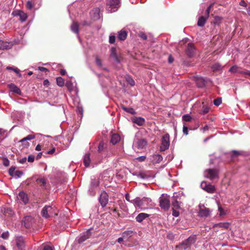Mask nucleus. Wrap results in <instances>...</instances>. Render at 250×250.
<instances>
[{"label": "nucleus", "mask_w": 250, "mask_h": 250, "mask_svg": "<svg viewBox=\"0 0 250 250\" xmlns=\"http://www.w3.org/2000/svg\"><path fill=\"white\" fill-rule=\"evenodd\" d=\"M197 240L196 235H191L188 239L183 241L182 243L177 245L176 248L181 250H186L190 248L191 245Z\"/></svg>", "instance_id": "1"}, {"label": "nucleus", "mask_w": 250, "mask_h": 250, "mask_svg": "<svg viewBox=\"0 0 250 250\" xmlns=\"http://www.w3.org/2000/svg\"><path fill=\"white\" fill-rule=\"evenodd\" d=\"M41 214L45 218L53 217L58 215V210L55 206H44L42 210Z\"/></svg>", "instance_id": "2"}, {"label": "nucleus", "mask_w": 250, "mask_h": 250, "mask_svg": "<svg viewBox=\"0 0 250 250\" xmlns=\"http://www.w3.org/2000/svg\"><path fill=\"white\" fill-rule=\"evenodd\" d=\"M133 175L137 176L138 178L147 182H151L155 176V174H150L149 173L148 174L146 173H133Z\"/></svg>", "instance_id": "3"}, {"label": "nucleus", "mask_w": 250, "mask_h": 250, "mask_svg": "<svg viewBox=\"0 0 250 250\" xmlns=\"http://www.w3.org/2000/svg\"><path fill=\"white\" fill-rule=\"evenodd\" d=\"M169 146V136L168 134H165L163 136L161 146H160V151H164L167 149Z\"/></svg>", "instance_id": "4"}, {"label": "nucleus", "mask_w": 250, "mask_h": 250, "mask_svg": "<svg viewBox=\"0 0 250 250\" xmlns=\"http://www.w3.org/2000/svg\"><path fill=\"white\" fill-rule=\"evenodd\" d=\"M196 50L194 44L188 43L185 50V52L188 57L191 58L195 54Z\"/></svg>", "instance_id": "5"}, {"label": "nucleus", "mask_w": 250, "mask_h": 250, "mask_svg": "<svg viewBox=\"0 0 250 250\" xmlns=\"http://www.w3.org/2000/svg\"><path fill=\"white\" fill-rule=\"evenodd\" d=\"M199 215L202 217H208L210 215L211 210L209 208H207L204 205L199 206Z\"/></svg>", "instance_id": "6"}, {"label": "nucleus", "mask_w": 250, "mask_h": 250, "mask_svg": "<svg viewBox=\"0 0 250 250\" xmlns=\"http://www.w3.org/2000/svg\"><path fill=\"white\" fill-rule=\"evenodd\" d=\"M99 202L102 207H104L108 202V195L107 193L103 191L101 192L99 197Z\"/></svg>", "instance_id": "7"}, {"label": "nucleus", "mask_w": 250, "mask_h": 250, "mask_svg": "<svg viewBox=\"0 0 250 250\" xmlns=\"http://www.w3.org/2000/svg\"><path fill=\"white\" fill-rule=\"evenodd\" d=\"M34 222V219L31 216H28L23 218L22 221V224L26 228L29 229L32 226Z\"/></svg>", "instance_id": "8"}, {"label": "nucleus", "mask_w": 250, "mask_h": 250, "mask_svg": "<svg viewBox=\"0 0 250 250\" xmlns=\"http://www.w3.org/2000/svg\"><path fill=\"white\" fill-rule=\"evenodd\" d=\"M99 185V181L97 179H94L92 181L90 187L89 189L90 194L91 195H94L96 193V190Z\"/></svg>", "instance_id": "9"}, {"label": "nucleus", "mask_w": 250, "mask_h": 250, "mask_svg": "<svg viewBox=\"0 0 250 250\" xmlns=\"http://www.w3.org/2000/svg\"><path fill=\"white\" fill-rule=\"evenodd\" d=\"M201 187L209 193H214L215 188V187L210 184H208L206 182L203 181L201 184Z\"/></svg>", "instance_id": "10"}, {"label": "nucleus", "mask_w": 250, "mask_h": 250, "mask_svg": "<svg viewBox=\"0 0 250 250\" xmlns=\"http://www.w3.org/2000/svg\"><path fill=\"white\" fill-rule=\"evenodd\" d=\"M160 206L164 210H168L170 207V201L166 198L160 199Z\"/></svg>", "instance_id": "11"}, {"label": "nucleus", "mask_w": 250, "mask_h": 250, "mask_svg": "<svg viewBox=\"0 0 250 250\" xmlns=\"http://www.w3.org/2000/svg\"><path fill=\"white\" fill-rule=\"evenodd\" d=\"M17 197L20 202L23 203L24 204H27L28 202L27 194L24 191L20 192Z\"/></svg>", "instance_id": "12"}, {"label": "nucleus", "mask_w": 250, "mask_h": 250, "mask_svg": "<svg viewBox=\"0 0 250 250\" xmlns=\"http://www.w3.org/2000/svg\"><path fill=\"white\" fill-rule=\"evenodd\" d=\"M120 0H110L107 3V5L109 6V8L110 12H112V10L114 8H118L120 7Z\"/></svg>", "instance_id": "13"}, {"label": "nucleus", "mask_w": 250, "mask_h": 250, "mask_svg": "<svg viewBox=\"0 0 250 250\" xmlns=\"http://www.w3.org/2000/svg\"><path fill=\"white\" fill-rule=\"evenodd\" d=\"M16 244L19 249L22 250L25 247L24 240L23 237H17L16 239Z\"/></svg>", "instance_id": "14"}, {"label": "nucleus", "mask_w": 250, "mask_h": 250, "mask_svg": "<svg viewBox=\"0 0 250 250\" xmlns=\"http://www.w3.org/2000/svg\"><path fill=\"white\" fill-rule=\"evenodd\" d=\"M181 204V198L178 196H174L173 197V201L172 202V205L173 206L172 208H175L176 209L180 208Z\"/></svg>", "instance_id": "15"}, {"label": "nucleus", "mask_w": 250, "mask_h": 250, "mask_svg": "<svg viewBox=\"0 0 250 250\" xmlns=\"http://www.w3.org/2000/svg\"><path fill=\"white\" fill-rule=\"evenodd\" d=\"M110 56L113 59L114 61L119 63L120 62V60L117 55L116 52V49L115 47H112L110 49Z\"/></svg>", "instance_id": "16"}, {"label": "nucleus", "mask_w": 250, "mask_h": 250, "mask_svg": "<svg viewBox=\"0 0 250 250\" xmlns=\"http://www.w3.org/2000/svg\"><path fill=\"white\" fill-rule=\"evenodd\" d=\"M12 44L9 42L0 40V49H9L12 47Z\"/></svg>", "instance_id": "17"}, {"label": "nucleus", "mask_w": 250, "mask_h": 250, "mask_svg": "<svg viewBox=\"0 0 250 250\" xmlns=\"http://www.w3.org/2000/svg\"><path fill=\"white\" fill-rule=\"evenodd\" d=\"M136 143L138 148H144L147 144L146 140L145 139H138L137 140Z\"/></svg>", "instance_id": "18"}, {"label": "nucleus", "mask_w": 250, "mask_h": 250, "mask_svg": "<svg viewBox=\"0 0 250 250\" xmlns=\"http://www.w3.org/2000/svg\"><path fill=\"white\" fill-rule=\"evenodd\" d=\"M132 121L138 125L141 126L144 124L145 120L144 118L141 117H135L132 119Z\"/></svg>", "instance_id": "19"}, {"label": "nucleus", "mask_w": 250, "mask_h": 250, "mask_svg": "<svg viewBox=\"0 0 250 250\" xmlns=\"http://www.w3.org/2000/svg\"><path fill=\"white\" fill-rule=\"evenodd\" d=\"M134 232L131 230H127L124 231L122 233L123 238L125 240L126 242L129 241V239L133 235Z\"/></svg>", "instance_id": "20"}, {"label": "nucleus", "mask_w": 250, "mask_h": 250, "mask_svg": "<svg viewBox=\"0 0 250 250\" xmlns=\"http://www.w3.org/2000/svg\"><path fill=\"white\" fill-rule=\"evenodd\" d=\"M121 140L120 136L119 134L115 133L112 135L110 142L113 145L118 143Z\"/></svg>", "instance_id": "21"}, {"label": "nucleus", "mask_w": 250, "mask_h": 250, "mask_svg": "<svg viewBox=\"0 0 250 250\" xmlns=\"http://www.w3.org/2000/svg\"><path fill=\"white\" fill-rule=\"evenodd\" d=\"M149 215L145 213H141L136 217V220L138 222H142L145 219L149 217Z\"/></svg>", "instance_id": "22"}, {"label": "nucleus", "mask_w": 250, "mask_h": 250, "mask_svg": "<svg viewBox=\"0 0 250 250\" xmlns=\"http://www.w3.org/2000/svg\"><path fill=\"white\" fill-rule=\"evenodd\" d=\"M196 83L199 87H203L206 84L205 80L203 77H197Z\"/></svg>", "instance_id": "23"}, {"label": "nucleus", "mask_w": 250, "mask_h": 250, "mask_svg": "<svg viewBox=\"0 0 250 250\" xmlns=\"http://www.w3.org/2000/svg\"><path fill=\"white\" fill-rule=\"evenodd\" d=\"M127 37V32L125 30H121L118 32V39L120 41H124Z\"/></svg>", "instance_id": "24"}, {"label": "nucleus", "mask_w": 250, "mask_h": 250, "mask_svg": "<svg viewBox=\"0 0 250 250\" xmlns=\"http://www.w3.org/2000/svg\"><path fill=\"white\" fill-rule=\"evenodd\" d=\"M91 162L90 153H86L83 157V163L85 167H88Z\"/></svg>", "instance_id": "25"}, {"label": "nucleus", "mask_w": 250, "mask_h": 250, "mask_svg": "<svg viewBox=\"0 0 250 250\" xmlns=\"http://www.w3.org/2000/svg\"><path fill=\"white\" fill-rule=\"evenodd\" d=\"M71 30L76 34H78L79 32V25L77 22H73L71 25Z\"/></svg>", "instance_id": "26"}, {"label": "nucleus", "mask_w": 250, "mask_h": 250, "mask_svg": "<svg viewBox=\"0 0 250 250\" xmlns=\"http://www.w3.org/2000/svg\"><path fill=\"white\" fill-rule=\"evenodd\" d=\"M205 176L210 179L211 180L217 179L218 178V173H206Z\"/></svg>", "instance_id": "27"}, {"label": "nucleus", "mask_w": 250, "mask_h": 250, "mask_svg": "<svg viewBox=\"0 0 250 250\" xmlns=\"http://www.w3.org/2000/svg\"><path fill=\"white\" fill-rule=\"evenodd\" d=\"M207 19H208V18L204 16L200 17L199 18L198 22H197L198 26H200V27H203V26H204Z\"/></svg>", "instance_id": "28"}, {"label": "nucleus", "mask_w": 250, "mask_h": 250, "mask_svg": "<svg viewBox=\"0 0 250 250\" xmlns=\"http://www.w3.org/2000/svg\"><path fill=\"white\" fill-rule=\"evenodd\" d=\"M10 90L15 93L20 94L21 93L20 89L14 84L9 85Z\"/></svg>", "instance_id": "29"}, {"label": "nucleus", "mask_w": 250, "mask_h": 250, "mask_svg": "<svg viewBox=\"0 0 250 250\" xmlns=\"http://www.w3.org/2000/svg\"><path fill=\"white\" fill-rule=\"evenodd\" d=\"M229 226L230 224L228 222H221L214 224L213 225V228L219 227L220 228H224L225 229H228Z\"/></svg>", "instance_id": "30"}, {"label": "nucleus", "mask_w": 250, "mask_h": 250, "mask_svg": "<svg viewBox=\"0 0 250 250\" xmlns=\"http://www.w3.org/2000/svg\"><path fill=\"white\" fill-rule=\"evenodd\" d=\"M153 163H158L163 160V157L161 155L155 154L152 156Z\"/></svg>", "instance_id": "31"}, {"label": "nucleus", "mask_w": 250, "mask_h": 250, "mask_svg": "<svg viewBox=\"0 0 250 250\" xmlns=\"http://www.w3.org/2000/svg\"><path fill=\"white\" fill-rule=\"evenodd\" d=\"M133 202L135 206H137L138 207H141L143 205V199H141L139 197H137L136 198H135Z\"/></svg>", "instance_id": "32"}, {"label": "nucleus", "mask_w": 250, "mask_h": 250, "mask_svg": "<svg viewBox=\"0 0 250 250\" xmlns=\"http://www.w3.org/2000/svg\"><path fill=\"white\" fill-rule=\"evenodd\" d=\"M242 154V152L238 151L237 150H233L231 152L230 155L231 157V159L232 161H234V159L238 157L239 155Z\"/></svg>", "instance_id": "33"}, {"label": "nucleus", "mask_w": 250, "mask_h": 250, "mask_svg": "<svg viewBox=\"0 0 250 250\" xmlns=\"http://www.w3.org/2000/svg\"><path fill=\"white\" fill-rule=\"evenodd\" d=\"M4 214L8 217L11 216L13 214L14 212L11 208H5L4 209Z\"/></svg>", "instance_id": "34"}, {"label": "nucleus", "mask_w": 250, "mask_h": 250, "mask_svg": "<svg viewBox=\"0 0 250 250\" xmlns=\"http://www.w3.org/2000/svg\"><path fill=\"white\" fill-rule=\"evenodd\" d=\"M18 15L20 17V20L22 22L25 21L27 18L26 14L21 11H19Z\"/></svg>", "instance_id": "35"}, {"label": "nucleus", "mask_w": 250, "mask_h": 250, "mask_svg": "<svg viewBox=\"0 0 250 250\" xmlns=\"http://www.w3.org/2000/svg\"><path fill=\"white\" fill-rule=\"evenodd\" d=\"M57 84L60 87H62L64 84V81L61 77H59L56 79Z\"/></svg>", "instance_id": "36"}, {"label": "nucleus", "mask_w": 250, "mask_h": 250, "mask_svg": "<svg viewBox=\"0 0 250 250\" xmlns=\"http://www.w3.org/2000/svg\"><path fill=\"white\" fill-rule=\"evenodd\" d=\"M65 86L69 91H72L73 90V83L71 81H66L65 83Z\"/></svg>", "instance_id": "37"}, {"label": "nucleus", "mask_w": 250, "mask_h": 250, "mask_svg": "<svg viewBox=\"0 0 250 250\" xmlns=\"http://www.w3.org/2000/svg\"><path fill=\"white\" fill-rule=\"evenodd\" d=\"M93 229H88L86 232H85L83 233L84 235V236H85L86 239H88L91 238L93 236V235H92L93 232H92V231H93Z\"/></svg>", "instance_id": "38"}, {"label": "nucleus", "mask_w": 250, "mask_h": 250, "mask_svg": "<svg viewBox=\"0 0 250 250\" xmlns=\"http://www.w3.org/2000/svg\"><path fill=\"white\" fill-rule=\"evenodd\" d=\"M177 176V174H174L173 176H172L171 174V173H167V178L173 182H177V179L176 178V176Z\"/></svg>", "instance_id": "39"}, {"label": "nucleus", "mask_w": 250, "mask_h": 250, "mask_svg": "<svg viewBox=\"0 0 250 250\" xmlns=\"http://www.w3.org/2000/svg\"><path fill=\"white\" fill-rule=\"evenodd\" d=\"M222 21V18L218 16H216L213 21V23L215 25H219Z\"/></svg>", "instance_id": "40"}, {"label": "nucleus", "mask_w": 250, "mask_h": 250, "mask_svg": "<svg viewBox=\"0 0 250 250\" xmlns=\"http://www.w3.org/2000/svg\"><path fill=\"white\" fill-rule=\"evenodd\" d=\"M35 138V136L33 135H28L27 137L22 139L19 142L23 143L27 140H31Z\"/></svg>", "instance_id": "41"}, {"label": "nucleus", "mask_w": 250, "mask_h": 250, "mask_svg": "<svg viewBox=\"0 0 250 250\" xmlns=\"http://www.w3.org/2000/svg\"><path fill=\"white\" fill-rule=\"evenodd\" d=\"M122 108L125 111L131 113L132 114H133L135 113V111L132 108H127L125 107L124 105L122 106Z\"/></svg>", "instance_id": "42"}, {"label": "nucleus", "mask_w": 250, "mask_h": 250, "mask_svg": "<svg viewBox=\"0 0 250 250\" xmlns=\"http://www.w3.org/2000/svg\"><path fill=\"white\" fill-rule=\"evenodd\" d=\"M182 119L184 121L190 122L192 118L189 114H185L183 116Z\"/></svg>", "instance_id": "43"}, {"label": "nucleus", "mask_w": 250, "mask_h": 250, "mask_svg": "<svg viewBox=\"0 0 250 250\" xmlns=\"http://www.w3.org/2000/svg\"><path fill=\"white\" fill-rule=\"evenodd\" d=\"M9 175L12 177H14L15 178H20L21 175L23 173H8Z\"/></svg>", "instance_id": "44"}, {"label": "nucleus", "mask_w": 250, "mask_h": 250, "mask_svg": "<svg viewBox=\"0 0 250 250\" xmlns=\"http://www.w3.org/2000/svg\"><path fill=\"white\" fill-rule=\"evenodd\" d=\"M214 105L219 106L222 103V99L220 97H218L213 101Z\"/></svg>", "instance_id": "45"}, {"label": "nucleus", "mask_w": 250, "mask_h": 250, "mask_svg": "<svg viewBox=\"0 0 250 250\" xmlns=\"http://www.w3.org/2000/svg\"><path fill=\"white\" fill-rule=\"evenodd\" d=\"M37 182L38 184H39L41 186H44L46 182L44 179H39L37 180Z\"/></svg>", "instance_id": "46"}, {"label": "nucleus", "mask_w": 250, "mask_h": 250, "mask_svg": "<svg viewBox=\"0 0 250 250\" xmlns=\"http://www.w3.org/2000/svg\"><path fill=\"white\" fill-rule=\"evenodd\" d=\"M208 110H209L208 107L204 105L203 106L202 109L200 113L202 114H205L208 112Z\"/></svg>", "instance_id": "47"}, {"label": "nucleus", "mask_w": 250, "mask_h": 250, "mask_svg": "<svg viewBox=\"0 0 250 250\" xmlns=\"http://www.w3.org/2000/svg\"><path fill=\"white\" fill-rule=\"evenodd\" d=\"M87 239H86L85 236L83 234L78 239V242L79 244H81L83 243L84 241L86 240Z\"/></svg>", "instance_id": "48"}, {"label": "nucleus", "mask_w": 250, "mask_h": 250, "mask_svg": "<svg viewBox=\"0 0 250 250\" xmlns=\"http://www.w3.org/2000/svg\"><path fill=\"white\" fill-rule=\"evenodd\" d=\"M138 36L139 37H140L141 38H142V39H143L144 40H146L147 39V36L144 33V32H140L139 34H138Z\"/></svg>", "instance_id": "49"}, {"label": "nucleus", "mask_w": 250, "mask_h": 250, "mask_svg": "<svg viewBox=\"0 0 250 250\" xmlns=\"http://www.w3.org/2000/svg\"><path fill=\"white\" fill-rule=\"evenodd\" d=\"M116 41V37L114 35H111L109 36V42L111 44L115 43Z\"/></svg>", "instance_id": "50"}, {"label": "nucleus", "mask_w": 250, "mask_h": 250, "mask_svg": "<svg viewBox=\"0 0 250 250\" xmlns=\"http://www.w3.org/2000/svg\"><path fill=\"white\" fill-rule=\"evenodd\" d=\"M96 64L99 67H102V61L98 57H96Z\"/></svg>", "instance_id": "51"}, {"label": "nucleus", "mask_w": 250, "mask_h": 250, "mask_svg": "<svg viewBox=\"0 0 250 250\" xmlns=\"http://www.w3.org/2000/svg\"><path fill=\"white\" fill-rule=\"evenodd\" d=\"M1 237L4 239H7L9 237V232L8 231H5L2 233Z\"/></svg>", "instance_id": "52"}, {"label": "nucleus", "mask_w": 250, "mask_h": 250, "mask_svg": "<svg viewBox=\"0 0 250 250\" xmlns=\"http://www.w3.org/2000/svg\"><path fill=\"white\" fill-rule=\"evenodd\" d=\"M177 209L175 208H172V215L175 217H178L179 215V212Z\"/></svg>", "instance_id": "53"}, {"label": "nucleus", "mask_w": 250, "mask_h": 250, "mask_svg": "<svg viewBox=\"0 0 250 250\" xmlns=\"http://www.w3.org/2000/svg\"><path fill=\"white\" fill-rule=\"evenodd\" d=\"M5 132V131L3 129L0 128V141L3 139Z\"/></svg>", "instance_id": "54"}, {"label": "nucleus", "mask_w": 250, "mask_h": 250, "mask_svg": "<svg viewBox=\"0 0 250 250\" xmlns=\"http://www.w3.org/2000/svg\"><path fill=\"white\" fill-rule=\"evenodd\" d=\"M26 7L28 9H31L33 7V4L31 1H28L26 4Z\"/></svg>", "instance_id": "55"}, {"label": "nucleus", "mask_w": 250, "mask_h": 250, "mask_svg": "<svg viewBox=\"0 0 250 250\" xmlns=\"http://www.w3.org/2000/svg\"><path fill=\"white\" fill-rule=\"evenodd\" d=\"M238 67L236 65L232 66L229 69V71L232 73H235L237 72Z\"/></svg>", "instance_id": "56"}, {"label": "nucleus", "mask_w": 250, "mask_h": 250, "mask_svg": "<svg viewBox=\"0 0 250 250\" xmlns=\"http://www.w3.org/2000/svg\"><path fill=\"white\" fill-rule=\"evenodd\" d=\"M3 165L5 167H8L9 165V161L7 159H4L2 160Z\"/></svg>", "instance_id": "57"}, {"label": "nucleus", "mask_w": 250, "mask_h": 250, "mask_svg": "<svg viewBox=\"0 0 250 250\" xmlns=\"http://www.w3.org/2000/svg\"><path fill=\"white\" fill-rule=\"evenodd\" d=\"M220 68H221V65H219V64H215L212 66V69H213V71L218 70L220 69Z\"/></svg>", "instance_id": "58"}, {"label": "nucleus", "mask_w": 250, "mask_h": 250, "mask_svg": "<svg viewBox=\"0 0 250 250\" xmlns=\"http://www.w3.org/2000/svg\"><path fill=\"white\" fill-rule=\"evenodd\" d=\"M146 156H142L137 157L136 159L139 162H143L146 160Z\"/></svg>", "instance_id": "59"}, {"label": "nucleus", "mask_w": 250, "mask_h": 250, "mask_svg": "<svg viewBox=\"0 0 250 250\" xmlns=\"http://www.w3.org/2000/svg\"><path fill=\"white\" fill-rule=\"evenodd\" d=\"M35 157L34 155H30L28 157V161L29 162H33L34 161Z\"/></svg>", "instance_id": "60"}, {"label": "nucleus", "mask_w": 250, "mask_h": 250, "mask_svg": "<svg viewBox=\"0 0 250 250\" xmlns=\"http://www.w3.org/2000/svg\"><path fill=\"white\" fill-rule=\"evenodd\" d=\"M43 250H53V248L52 247L46 245L43 247Z\"/></svg>", "instance_id": "61"}, {"label": "nucleus", "mask_w": 250, "mask_h": 250, "mask_svg": "<svg viewBox=\"0 0 250 250\" xmlns=\"http://www.w3.org/2000/svg\"><path fill=\"white\" fill-rule=\"evenodd\" d=\"M104 144L102 143H100L99 144V146H98V151L99 152L102 151L103 150V149H104Z\"/></svg>", "instance_id": "62"}, {"label": "nucleus", "mask_w": 250, "mask_h": 250, "mask_svg": "<svg viewBox=\"0 0 250 250\" xmlns=\"http://www.w3.org/2000/svg\"><path fill=\"white\" fill-rule=\"evenodd\" d=\"M183 131L184 134L187 135L188 134V127L186 126L185 125H184Z\"/></svg>", "instance_id": "63"}, {"label": "nucleus", "mask_w": 250, "mask_h": 250, "mask_svg": "<svg viewBox=\"0 0 250 250\" xmlns=\"http://www.w3.org/2000/svg\"><path fill=\"white\" fill-rule=\"evenodd\" d=\"M49 83H50L47 79L44 80L43 82V85L45 86H46V87H48L49 86Z\"/></svg>", "instance_id": "64"}]
</instances>
